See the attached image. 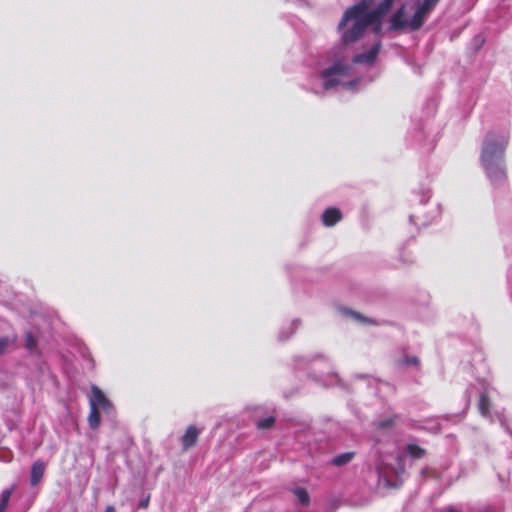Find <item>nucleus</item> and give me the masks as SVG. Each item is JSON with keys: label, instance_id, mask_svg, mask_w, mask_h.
Wrapping results in <instances>:
<instances>
[{"label": "nucleus", "instance_id": "f257e3e1", "mask_svg": "<svg viewBox=\"0 0 512 512\" xmlns=\"http://www.w3.org/2000/svg\"><path fill=\"white\" fill-rule=\"evenodd\" d=\"M381 48L380 41H377L365 53L350 57L344 46H339L332 51L331 65L320 73L309 77L307 89L316 95H324L328 90L341 86L346 89L353 88L359 78L355 71L356 64H372Z\"/></svg>", "mask_w": 512, "mask_h": 512}, {"label": "nucleus", "instance_id": "f03ea898", "mask_svg": "<svg viewBox=\"0 0 512 512\" xmlns=\"http://www.w3.org/2000/svg\"><path fill=\"white\" fill-rule=\"evenodd\" d=\"M394 0H362L348 8L339 25L341 41L344 45L359 40L368 28L376 34L381 30V20L390 10Z\"/></svg>", "mask_w": 512, "mask_h": 512}, {"label": "nucleus", "instance_id": "7ed1b4c3", "mask_svg": "<svg viewBox=\"0 0 512 512\" xmlns=\"http://www.w3.org/2000/svg\"><path fill=\"white\" fill-rule=\"evenodd\" d=\"M509 141L510 134L504 130H492L483 137L480 163L493 186H501L507 179L505 152Z\"/></svg>", "mask_w": 512, "mask_h": 512}, {"label": "nucleus", "instance_id": "20e7f679", "mask_svg": "<svg viewBox=\"0 0 512 512\" xmlns=\"http://www.w3.org/2000/svg\"><path fill=\"white\" fill-rule=\"evenodd\" d=\"M439 1L417 0L413 6H402L391 17V28L409 31L419 29Z\"/></svg>", "mask_w": 512, "mask_h": 512}, {"label": "nucleus", "instance_id": "39448f33", "mask_svg": "<svg viewBox=\"0 0 512 512\" xmlns=\"http://www.w3.org/2000/svg\"><path fill=\"white\" fill-rule=\"evenodd\" d=\"M89 405L90 407H93L99 411H103L106 414H111L113 411L112 403L97 386L91 387Z\"/></svg>", "mask_w": 512, "mask_h": 512}, {"label": "nucleus", "instance_id": "423d86ee", "mask_svg": "<svg viewBox=\"0 0 512 512\" xmlns=\"http://www.w3.org/2000/svg\"><path fill=\"white\" fill-rule=\"evenodd\" d=\"M199 431L195 426H189L185 432V434L182 436V447L183 450H188L189 448L193 447L198 439Z\"/></svg>", "mask_w": 512, "mask_h": 512}, {"label": "nucleus", "instance_id": "0eeeda50", "mask_svg": "<svg viewBox=\"0 0 512 512\" xmlns=\"http://www.w3.org/2000/svg\"><path fill=\"white\" fill-rule=\"evenodd\" d=\"M342 218V213L337 208H328L322 215L323 224L327 227L334 226Z\"/></svg>", "mask_w": 512, "mask_h": 512}, {"label": "nucleus", "instance_id": "6e6552de", "mask_svg": "<svg viewBox=\"0 0 512 512\" xmlns=\"http://www.w3.org/2000/svg\"><path fill=\"white\" fill-rule=\"evenodd\" d=\"M45 471V465L41 461H36L31 468L30 482L31 485H37L42 479Z\"/></svg>", "mask_w": 512, "mask_h": 512}, {"label": "nucleus", "instance_id": "1a4fd4ad", "mask_svg": "<svg viewBox=\"0 0 512 512\" xmlns=\"http://www.w3.org/2000/svg\"><path fill=\"white\" fill-rule=\"evenodd\" d=\"M339 311L343 316H345L353 321L360 322V323H370V321L366 317H364L360 313L352 311L348 308L342 307L339 309Z\"/></svg>", "mask_w": 512, "mask_h": 512}, {"label": "nucleus", "instance_id": "9d476101", "mask_svg": "<svg viewBox=\"0 0 512 512\" xmlns=\"http://www.w3.org/2000/svg\"><path fill=\"white\" fill-rule=\"evenodd\" d=\"M292 492L296 496L299 504L303 506H308L310 504V497L306 489L297 487L294 488Z\"/></svg>", "mask_w": 512, "mask_h": 512}, {"label": "nucleus", "instance_id": "9b49d317", "mask_svg": "<svg viewBox=\"0 0 512 512\" xmlns=\"http://www.w3.org/2000/svg\"><path fill=\"white\" fill-rule=\"evenodd\" d=\"M89 426L92 429H96L100 425V411L90 407V413L88 416Z\"/></svg>", "mask_w": 512, "mask_h": 512}, {"label": "nucleus", "instance_id": "f8f14e48", "mask_svg": "<svg viewBox=\"0 0 512 512\" xmlns=\"http://www.w3.org/2000/svg\"><path fill=\"white\" fill-rule=\"evenodd\" d=\"M354 453L346 452L333 458L332 463L336 466H342L349 463L353 459Z\"/></svg>", "mask_w": 512, "mask_h": 512}, {"label": "nucleus", "instance_id": "ddd939ff", "mask_svg": "<svg viewBox=\"0 0 512 512\" xmlns=\"http://www.w3.org/2000/svg\"><path fill=\"white\" fill-rule=\"evenodd\" d=\"M478 408L483 416H487L489 413V400L487 394L484 392L480 395Z\"/></svg>", "mask_w": 512, "mask_h": 512}, {"label": "nucleus", "instance_id": "4468645a", "mask_svg": "<svg viewBox=\"0 0 512 512\" xmlns=\"http://www.w3.org/2000/svg\"><path fill=\"white\" fill-rule=\"evenodd\" d=\"M12 494V488L6 489L1 493L0 496V512H4L8 506L10 497Z\"/></svg>", "mask_w": 512, "mask_h": 512}, {"label": "nucleus", "instance_id": "2eb2a0df", "mask_svg": "<svg viewBox=\"0 0 512 512\" xmlns=\"http://www.w3.org/2000/svg\"><path fill=\"white\" fill-rule=\"evenodd\" d=\"M16 341V337L15 336H12V337H9V336H6V337H1L0 338V355H2L8 346L14 344V342Z\"/></svg>", "mask_w": 512, "mask_h": 512}, {"label": "nucleus", "instance_id": "dca6fc26", "mask_svg": "<svg viewBox=\"0 0 512 512\" xmlns=\"http://www.w3.org/2000/svg\"><path fill=\"white\" fill-rule=\"evenodd\" d=\"M407 452L414 458H421L424 455V450L415 444H409Z\"/></svg>", "mask_w": 512, "mask_h": 512}, {"label": "nucleus", "instance_id": "f3484780", "mask_svg": "<svg viewBox=\"0 0 512 512\" xmlns=\"http://www.w3.org/2000/svg\"><path fill=\"white\" fill-rule=\"evenodd\" d=\"M25 346L29 351H34L36 348V340L32 333H26L25 335Z\"/></svg>", "mask_w": 512, "mask_h": 512}, {"label": "nucleus", "instance_id": "a211bd4d", "mask_svg": "<svg viewBox=\"0 0 512 512\" xmlns=\"http://www.w3.org/2000/svg\"><path fill=\"white\" fill-rule=\"evenodd\" d=\"M274 418L273 417H266L264 419H261L258 421L257 426L260 429H268L273 426L274 424Z\"/></svg>", "mask_w": 512, "mask_h": 512}, {"label": "nucleus", "instance_id": "6ab92c4d", "mask_svg": "<svg viewBox=\"0 0 512 512\" xmlns=\"http://www.w3.org/2000/svg\"><path fill=\"white\" fill-rule=\"evenodd\" d=\"M300 325V321L299 320H293L292 323L290 324V332L289 334L287 335H283V333L280 334V338L283 339V340H286L288 339L291 334L299 327Z\"/></svg>", "mask_w": 512, "mask_h": 512}, {"label": "nucleus", "instance_id": "aec40b11", "mask_svg": "<svg viewBox=\"0 0 512 512\" xmlns=\"http://www.w3.org/2000/svg\"><path fill=\"white\" fill-rule=\"evenodd\" d=\"M379 477H380V479H382L383 481L386 482V485H388V486L391 485L387 479L386 471L384 469H382L381 467L379 468Z\"/></svg>", "mask_w": 512, "mask_h": 512}, {"label": "nucleus", "instance_id": "412c9836", "mask_svg": "<svg viewBox=\"0 0 512 512\" xmlns=\"http://www.w3.org/2000/svg\"><path fill=\"white\" fill-rule=\"evenodd\" d=\"M403 363L407 365H417L418 359L416 357H408L404 359Z\"/></svg>", "mask_w": 512, "mask_h": 512}, {"label": "nucleus", "instance_id": "4be33fe9", "mask_svg": "<svg viewBox=\"0 0 512 512\" xmlns=\"http://www.w3.org/2000/svg\"><path fill=\"white\" fill-rule=\"evenodd\" d=\"M391 425H392V419L391 418H387V419L379 422V427L380 428H386V427H389Z\"/></svg>", "mask_w": 512, "mask_h": 512}, {"label": "nucleus", "instance_id": "5701e85b", "mask_svg": "<svg viewBox=\"0 0 512 512\" xmlns=\"http://www.w3.org/2000/svg\"><path fill=\"white\" fill-rule=\"evenodd\" d=\"M105 512H115V509L113 506H107Z\"/></svg>", "mask_w": 512, "mask_h": 512}, {"label": "nucleus", "instance_id": "b1692460", "mask_svg": "<svg viewBox=\"0 0 512 512\" xmlns=\"http://www.w3.org/2000/svg\"><path fill=\"white\" fill-rule=\"evenodd\" d=\"M147 505H148V501H143L140 504V506L143 507V508L147 507Z\"/></svg>", "mask_w": 512, "mask_h": 512}, {"label": "nucleus", "instance_id": "393cba45", "mask_svg": "<svg viewBox=\"0 0 512 512\" xmlns=\"http://www.w3.org/2000/svg\"><path fill=\"white\" fill-rule=\"evenodd\" d=\"M447 512H458L456 509L452 508V507H449L447 509Z\"/></svg>", "mask_w": 512, "mask_h": 512}]
</instances>
